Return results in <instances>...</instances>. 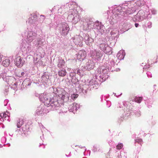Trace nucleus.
I'll return each instance as SVG.
<instances>
[{
  "label": "nucleus",
  "mask_w": 158,
  "mask_h": 158,
  "mask_svg": "<svg viewBox=\"0 0 158 158\" xmlns=\"http://www.w3.org/2000/svg\"><path fill=\"white\" fill-rule=\"evenodd\" d=\"M1 80H2V81L4 82L5 83H6V82L4 81V80H3V78H2V79H1Z\"/></svg>",
  "instance_id": "obj_24"
},
{
  "label": "nucleus",
  "mask_w": 158,
  "mask_h": 158,
  "mask_svg": "<svg viewBox=\"0 0 158 158\" xmlns=\"http://www.w3.org/2000/svg\"><path fill=\"white\" fill-rule=\"evenodd\" d=\"M73 11H74V13H77V11L76 10H73Z\"/></svg>",
  "instance_id": "obj_23"
},
{
  "label": "nucleus",
  "mask_w": 158,
  "mask_h": 158,
  "mask_svg": "<svg viewBox=\"0 0 158 158\" xmlns=\"http://www.w3.org/2000/svg\"><path fill=\"white\" fill-rule=\"evenodd\" d=\"M0 79H1V75H0Z\"/></svg>",
  "instance_id": "obj_30"
},
{
  "label": "nucleus",
  "mask_w": 158,
  "mask_h": 158,
  "mask_svg": "<svg viewBox=\"0 0 158 158\" xmlns=\"http://www.w3.org/2000/svg\"><path fill=\"white\" fill-rule=\"evenodd\" d=\"M17 127H18V128H19V127L20 126H19V125H17Z\"/></svg>",
  "instance_id": "obj_29"
},
{
  "label": "nucleus",
  "mask_w": 158,
  "mask_h": 158,
  "mask_svg": "<svg viewBox=\"0 0 158 158\" xmlns=\"http://www.w3.org/2000/svg\"><path fill=\"white\" fill-rule=\"evenodd\" d=\"M74 17L73 19V20H75L74 22L75 23H77L78 21H79L81 19V17L80 16H79L78 15L76 14V15L75 16L74 15Z\"/></svg>",
  "instance_id": "obj_9"
},
{
  "label": "nucleus",
  "mask_w": 158,
  "mask_h": 158,
  "mask_svg": "<svg viewBox=\"0 0 158 158\" xmlns=\"http://www.w3.org/2000/svg\"><path fill=\"white\" fill-rule=\"evenodd\" d=\"M1 57L0 56V63L1 62Z\"/></svg>",
  "instance_id": "obj_26"
},
{
  "label": "nucleus",
  "mask_w": 158,
  "mask_h": 158,
  "mask_svg": "<svg viewBox=\"0 0 158 158\" xmlns=\"http://www.w3.org/2000/svg\"><path fill=\"white\" fill-rule=\"evenodd\" d=\"M135 142L138 143L142 145V144L143 143V140L141 139L137 138L135 140Z\"/></svg>",
  "instance_id": "obj_17"
},
{
  "label": "nucleus",
  "mask_w": 158,
  "mask_h": 158,
  "mask_svg": "<svg viewBox=\"0 0 158 158\" xmlns=\"http://www.w3.org/2000/svg\"><path fill=\"white\" fill-rule=\"evenodd\" d=\"M65 64V61L64 60H60L59 63L58 64V67L59 68H61L62 66L64 65Z\"/></svg>",
  "instance_id": "obj_14"
},
{
  "label": "nucleus",
  "mask_w": 158,
  "mask_h": 158,
  "mask_svg": "<svg viewBox=\"0 0 158 158\" xmlns=\"http://www.w3.org/2000/svg\"><path fill=\"white\" fill-rule=\"evenodd\" d=\"M121 26V25H119V28L120 29V28H121V29H122Z\"/></svg>",
  "instance_id": "obj_25"
},
{
  "label": "nucleus",
  "mask_w": 158,
  "mask_h": 158,
  "mask_svg": "<svg viewBox=\"0 0 158 158\" xmlns=\"http://www.w3.org/2000/svg\"><path fill=\"white\" fill-rule=\"evenodd\" d=\"M124 52L122 51L118 52V53L117 54V56L118 57V58L119 60H121L124 58Z\"/></svg>",
  "instance_id": "obj_6"
},
{
  "label": "nucleus",
  "mask_w": 158,
  "mask_h": 158,
  "mask_svg": "<svg viewBox=\"0 0 158 158\" xmlns=\"http://www.w3.org/2000/svg\"><path fill=\"white\" fill-rule=\"evenodd\" d=\"M85 43L87 45H89L94 42V40L89 36L85 37Z\"/></svg>",
  "instance_id": "obj_5"
},
{
  "label": "nucleus",
  "mask_w": 158,
  "mask_h": 158,
  "mask_svg": "<svg viewBox=\"0 0 158 158\" xmlns=\"http://www.w3.org/2000/svg\"><path fill=\"white\" fill-rule=\"evenodd\" d=\"M151 27V26H149V25L148 26V27L149 28H150V27Z\"/></svg>",
  "instance_id": "obj_27"
},
{
  "label": "nucleus",
  "mask_w": 158,
  "mask_h": 158,
  "mask_svg": "<svg viewBox=\"0 0 158 158\" xmlns=\"http://www.w3.org/2000/svg\"><path fill=\"white\" fill-rule=\"evenodd\" d=\"M50 102L52 106H59L60 105L56 97H54L50 100Z\"/></svg>",
  "instance_id": "obj_4"
},
{
  "label": "nucleus",
  "mask_w": 158,
  "mask_h": 158,
  "mask_svg": "<svg viewBox=\"0 0 158 158\" xmlns=\"http://www.w3.org/2000/svg\"><path fill=\"white\" fill-rule=\"evenodd\" d=\"M44 110V109L39 107L36 110V113L38 115L40 114L44 115V114L43 112Z\"/></svg>",
  "instance_id": "obj_7"
},
{
  "label": "nucleus",
  "mask_w": 158,
  "mask_h": 158,
  "mask_svg": "<svg viewBox=\"0 0 158 158\" xmlns=\"http://www.w3.org/2000/svg\"><path fill=\"white\" fill-rule=\"evenodd\" d=\"M66 73L67 72L65 69L61 70L59 71L58 72V74L59 76L61 77L65 76L66 75Z\"/></svg>",
  "instance_id": "obj_8"
},
{
  "label": "nucleus",
  "mask_w": 158,
  "mask_h": 158,
  "mask_svg": "<svg viewBox=\"0 0 158 158\" xmlns=\"http://www.w3.org/2000/svg\"><path fill=\"white\" fill-rule=\"evenodd\" d=\"M104 31H101V33H102V32H103Z\"/></svg>",
  "instance_id": "obj_31"
},
{
  "label": "nucleus",
  "mask_w": 158,
  "mask_h": 158,
  "mask_svg": "<svg viewBox=\"0 0 158 158\" xmlns=\"http://www.w3.org/2000/svg\"><path fill=\"white\" fill-rule=\"evenodd\" d=\"M91 54L92 56L97 60L99 59L102 55L99 51H97L96 50L93 51Z\"/></svg>",
  "instance_id": "obj_2"
},
{
  "label": "nucleus",
  "mask_w": 158,
  "mask_h": 158,
  "mask_svg": "<svg viewBox=\"0 0 158 158\" xmlns=\"http://www.w3.org/2000/svg\"><path fill=\"white\" fill-rule=\"evenodd\" d=\"M59 89L58 90L57 92L59 97L61 98L62 99H64L65 97V95L67 93L63 89L59 88Z\"/></svg>",
  "instance_id": "obj_3"
},
{
  "label": "nucleus",
  "mask_w": 158,
  "mask_h": 158,
  "mask_svg": "<svg viewBox=\"0 0 158 158\" xmlns=\"http://www.w3.org/2000/svg\"><path fill=\"white\" fill-rule=\"evenodd\" d=\"M2 64L4 66L7 67L10 64V60L8 59H6L3 61Z\"/></svg>",
  "instance_id": "obj_11"
},
{
  "label": "nucleus",
  "mask_w": 158,
  "mask_h": 158,
  "mask_svg": "<svg viewBox=\"0 0 158 158\" xmlns=\"http://www.w3.org/2000/svg\"><path fill=\"white\" fill-rule=\"evenodd\" d=\"M123 145L122 143H118L116 146V149L118 150H120L123 147Z\"/></svg>",
  "instance_id": "obj_18"
},
{
  "label": "nucleus",
  "mask_w": 158,
  "mask_h": 158,
  "mask_svg": "<svg viewBox=\"0 0 158 158\" xmlns=\"http://www.w3.org/2000/svg\"><path fill=\"white\" fill-rule=\"evenodd\" d=\"M78 96V95L77 94H73L71 95V97L72 99H75L77 98Z\"/></svg>",
  "instance_id": "obj_20"
},
{
  "label": "nucleus",
  "mask_w": 158,
  "mask_h": 158,
  "mask_svg": "<svg viewBox=\"0 0 158 158\" xmlns=\"http://www.w3.org/2000/svg\"><path fill=\"white\" fill-rule=\"evenodd\" d=\"M80 54L81 58L83 59L86 56V52L84 51H81L79 52V54Z\"/></svg>",
  "instance_id": "obj_12"
},
{
  "label": "nucleus",
  "mask_w": 158,
  "mask_h": 158,
  "mask_svg": "<svg viewBox=\"0 0 158 158\" xmlns=\"http://www.w3.org/2000/svg\"><path fill=\"white\" fill-rule=\"evenodd\" d=\"M23 58L20 56H17L15 60V64L17 66L21 67L23 66L24 63Z\"/></svg>",
  "instance_id": "obj_1"
},
{
  "label": "nucleus",
  "mask_w": 158,
  "mask_h": 158,
  "mask_svg": "<svg viewBox=\"0 0 158 158\" xmlns=\"http://www.w3.org/2000/svg\"><path fill=\"white\" fill-rule=\"evenodd\" d=\"M105 46V44L102 43L100 44L99 48L101 50L103 51L105 50L106 48Z\"/></svg>",
  "instance_id": "obj_15"
},
{
  "label": "nucleus",
  "mask_w": 158,
  "mask_h": 158,
  "mask_svg": "<svg viewBox=\"0 0 158 158\" xmlns=\"http://www.w3.org/2000/svg\"><path fill=\"white\" fill-rule=\"evenodd\" d=\"M139 25V24L137 23H136L135 24V26L136 27H137Z\"/></svg>",
  "instance_id": "obj_22"
},
{
  "label": "nucleus",
  "mask_w": 158,
  "mask_h": 158,
  "mask_svg": "<svg viewBox=\"0 0 158 158\" xmlns=\"http://www.w3.org/2000/svg\"><path fill=\"white\" fill-rule=\"evenodd\" d=\"M9 115L10 114L7 111L0 114V116L2 118H6L7 117H8Z\"/></svg>",
  "instance_id": "obj_10"
},
{
  "label": "nucleus",
  "mask_w": 158,
  "mask_h": 158,
  "mask_svg": "<svg viewBox=\"0 0 158 158\" xmlns=\"http://www.w3.org/2000/svg\"><path fill=\"white\" fill-rule=\"evenodd\" d=\"M142 100V97H136L134 99V101L136 102L140 103Z\"/></svg>",
  "instance_id": "obj_13"
},
{
  "label": "nucleus",
  "mask_w": 158,
  "mask_h": 158,
  "mask_svg": "<svg viewBox=\"0 0 158 158\" xmlns=\"http://www.w3.org/2000/svg\"><path fill=\"white\" fill-rule=\"evenodd\" d=\"M154 63V62H152V60H148V66L147 67L146 65H145L144 67L143 68L144 69H147V68H150V64H152L153 63Z\"/></svg>",
  "instance_id": "obj_16"
},
{
  "label": "nucleus",
  "mask_w": 158,
  "mask_h": 158,
  "mask_svg": "<svg viewBox=\"0 0 158 158\" xmlns=\"http://www.w3.org/2000/svg\"><path fill=\"white\" fill-rule=\"evenodd\" d=\"M5 88H6V91H8V90L9 89V87L8 86H5Z\"/></svg>",
  "instance_id": "obj_21"
},
{
  "label": "nucleus",
  "mask_w": 158,
  "mask_h": 158,
  "mask_svg": "<svg viewBox=\"0 0 158 158\" xmlns=\"http://www.w3.org/2000/svg\"><path fill=\"white\" fill-rule=\"evenodd\" d=\"M68 27H65V28L66 29V30H67V29H68Z\"/></svg>",
  "instance_id": "obj_28"
},
{
  "label": "nucleus",
  "mask_w": 158,
  "mask_h": 158,
  "mask_svg": "<svg viewBox=\"0 0 158 158\" xmlns=\"http://www.w3.org/2000/svg\"><path fill=\"white\" fill-rule=\"evenodd\" d=\"M81 41V40L80 37H77L74 40V42L76 44H78Z\"/></svg>",
  "instance_id": "obj_19"
}]
</instances>
